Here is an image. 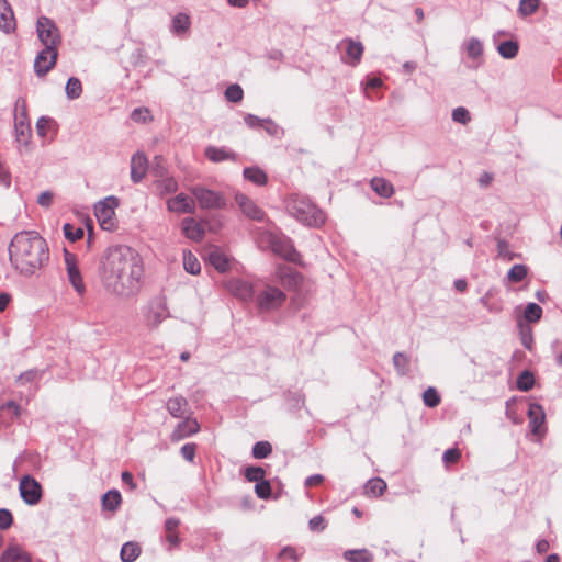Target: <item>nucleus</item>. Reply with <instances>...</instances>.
<instances>
[{
    "label": "nucleus",
    "mask_w": 562,
    "mask_h": 562,
    "mask_svg": "<svg viewBox=\"0 0 562 562\" xmlns=\"http://www.w3.org/2000/svg\"><path fill=\"white\" fill-rule=\"evenodd\" d=\"M190 24L189 15L186 13H178L172 19L171 32L176 35H182L188 32Z\"/></svg>",
    "instance_id": "nucleus-34"
},
{
    "label": "nucleus",
    "mask_w": 562,
    "mask_h": 562,
    "mask_svg": "<svg viewBox=\"0 0 562 562\" xmlns=\"http://www.w3.org/2000/svg\"><path fill=\"white\" fill-rule=\"evenodd\" d=\"M517 389L522 392H528L533 387L535 376L533 374L525 370L517 378Z\"/></svg>",
    "instance_id": "nucleus-39"
},
{
    "label": "nucleus",
    "mask_w": 562,
    "mask_h": 562,
    "mask_svg": "<svg viewBox=\"0 0 562 562\" xmlns=\"http://www.w3.org/2000/svg\"><path fill=\"white\" fill-rule=\"evenodd\" d=\"M52 120L49 117L42 116L36 122V132L40 137H45L47 128H49Z\"/></svg>",
    "instance_id": "nucleus-57"
},
{
    "label": "nucleus",
    "mask_w": 562,
    "mask_h": 562,
    "mask_svg": "<svg viewBox=\"0 0 562 562\" xmlns=\"http://www.w3.org/2000/svg\"><path fill=\"white\" fill-rule=\"evenodd\" d=\"M57 48L44 47L35 57L34 71L38 77L45 76L56 65Z\"/></svg>",
    "instance_id": "nucleus-13"
},
{
    "label": "nucleus",
    "mask_w": 562,
    "mask_h": 562,
    "mask_svg": "<svg viewBox=\"0 0 562 562\" xmlns=\"http://www.w3.org/2000/svg\"><path fill=\"white\" fill-rule=\"evenodd\" d=\"M519 331H520V338L522 346L531 350L533 337H532V329L529 325L522 324L521 322L518 323Z\"/></svg>",
    "instance_id": "nucleus-45"
},
{
    "label": "nucleus",
    "mask_w": 562,
    "mask_h": 562,
    "mask_svg": "<svg viewBox=\"0 0 562 562\" xmlns=\"http://www.w3.org/2000/svg\"><path fill=\"white\" fill-rule=\"evenodd\" d=\"M200 430V425L195 418L186 417L180 422L171 434L172 441H179L187 437L196 434Z\"/></svg>",
    "instance_id": "nucleus-16"
},
{
    "label": "nucleus",
    "mask_w": 562,
    "mask_h": 562,
    "mask_svg": "<svg viewBox=\"0 0 562 562\" xmlns=\"http://www.w3.org/2000/svg\"><path fill=\"white\" fill-rule=\"evenodd\" d=\"M342 43L346 44L348 63L352 66L359 64L363 54V45L350 38L345 40Z\"/></svg>",
    "instance_id": "nucleus-25"
},
{
    "label": "nucleus",
    "mask_w": 562,
    "mask_h": 562,
    "mask_svg": "<svg viewBox=\"0 0 562 562\" xmlns=\"http://www.w3.org/2000/svg\"><path fill=\"white\" fill-rule=\"evenodd\" d=\"M424 404L434 408L440 404V395L435 387H428L423 394Z\"/></svg>",
    "instance_id": "nucleus-47"
},
{
    "label": "nucleus",
    "mask_w": 562,
    "mask_h": 562,
    "mask_svg": "<svg viewBox=\"0 0 562 562\" xmlns=\"http://www.w3.org/2000/svg\"><path fill=\"white\" fill-rule=\"evenodd\" d=\"M542 316V308L537 303H528L524 311V317L528 323H537Z\"/></svg>",
    "instance_id": "nucleus-41"
},
{
    "label": "nucleus",
    "mask_w": 562,
    "mask_h": 562,
    "mask_svg": "<svg viewBox=\"0 0 562 562\" xmlns=\"http://www.w3.org/2000/svg\"><path fill=\"white\" fill-rule=\"evenodd\" d=\"M144 268L138 254L131 247L108 248L101 260L100 276L104 289L116 296L130 297L140 289Z\"/></svg>",
    "instance_id": "nucleus-1"
},
{
    "label": "nucleus",
    "mask_w": 562,
    "mask_h": 562,
    "mask_svg": "<svg viewBox=\"0 0 562 562\" xmlns=\"http://www.w3.org/2000/svg\"><path fill=\"white\" fill-rule=\"evenodd\" d=\"M461 48L467 53L468 57L472 60H476L482 57L483 55V43L477 37H470L465 40Z\"/></svg>",
    "instance_id": "nucleus-26"
},
{
    "label": "nucleus",
    "mask_w": 562,
    "mask_h": 562,
    "mask_svg": "<svg viewBox=\"0 0 562 562\" xmlns=\"http://www.w3.org/2000/svg\"><path fill=\"white\" fill-rule=\"evenodd\" d=\"M0 30L7 34L15 30L13 10L8 0H0Z\"/></svg>",
    "instance_id": "nucleus-18"
},
{
    "label": "nucleus",
    "mask_w": 562,
    "mask_h": 562,
    "mask_svg": "<svg viewBox=\"0 0 562 562\" xmlns=\"http://www.w3.org/2000/svg\"><path fill=\"white\" fill-rule=\"evenodd\" d=\"M166 408L175 418H183L190 411L189 403L182 395L169 398L166 403Z\"/></svg>",
    "instance_id": "nucleus-20"
},
{
    "label": "nucleus",
    "mask_w": 562,
    "mask_h": 562,
    "mask_svg": "<svg viewBox=\"0 0 562 562\" xmlns=\"http://www.w3.org/2000/svg\"><path fill=\"white\" fill-rule=\"evenodd\" d=\"M289 214L307 226H319L325 222V215L312 201L297 194L286 201Z\"/></svg>",
    "instance_id": "nucleus-3"
},
{
    "label": "nucleus",
    "mask_w": 562,
    "mask_h": 562,
    "mask_svg": "<svg viewBox=\"0 0 562 562\" xmlns=\"http://www.w3.org/2000/svg\"><path fill=\"white\" fill-rule=\"evenodd\" d=\"M183 268L190 274H199L201 271V265L198 258L191 251L183 252Z\"/></svg>",
    "instance_id": "nucleus-36"
},
{
    "label": "nucleus",
    "mask_w": 562,
    "mask_h": 562,
    "mask_svg": "<svg viewBox=\"0 0 562 562\" xmlns=\"http://www.w3.org/2000/svg\"><path fill=\"white\" fill-rule=\"evenodd\" d=\"M497 53L505 59H513L519 52V45L517 41L508 40L499 43L496 46Z\"/></svg>",
    "instance_id": "nucleus-30"
},
{
    "label": "nucleus",
    "mask_w": 562,
    "mask_h": 562,
    "mask_svg": "<svg viewBox=\"0 0 562 562\" xmlns=\"http://www.w3.org/2000/svg\"><path fill=\"white\" fill-rule=\"evenodd\" d=\"M451 116L454 122L461 123V124H467L471 120L469 111L463 106L456 108L452 111Z\"/></svg>",
    "instance_id": "nucleus-51"
},
{
    "label": "nucleus",
    "mask_w": 562,
    "mask_h": 562,
    "mask_svg": "<svg viewBox=\"0 0 562 562\" xmlns=\"http://www.w3.org/2000/svg\"><path fill=\"white\" fill-rule=\"evenodd\" d=\"M167 209L178 214H193L196 207L192 199L184 193H179L167 201Z\"/></svg>",
    "instance_id": "nucleus-14"
},
{
    "label": "nucleus",
    "mask_w": 562,
    "mask_h": 562,
    "mask_svg": "<svg viewBox=\"0 0 562 562\" xmlns=\"http://www.w3.org/2000/svg\"><path fill=\"white\" fill-rule=\"evenodd\" d=\"M282 280L284 284H288L290 286H296L302 280V277L296 271L290 270L289 272L284 273Z\"/></svg>",
    "instance_id": "nucleus-55"
},
{
    "label": "nucleus",
    "mask_w": 562,
    "mask_h": 562,
    "mask_svg": "<svg viewBox=\"0 0 562 562\" xmlns=\"http://www.w3.org/2000/svg\"><path fill=\"white\" fill-rule=\"evenodd\" d=\"M131 117L135 122H146L149 117V111L146 108L134 109Z\"/></svg>",
    "instance_id": "nucleus-60"
},
{
    "label": "nucleus",
    "mask_w": 562,
    "mask_h": 562,
    "mask_svg": "<svg viewBox=\"0 0 562 562\" xmlns=\"http://www.w3.org/2000/svg\"><path fill=\"white\" fill-rule=\"evenodd\" d=\"M265 130L270 136H278L283 134V130L271 119H265Z\"/></svg>",
    "instance_id": "nucleus-56"
},
{
    "label": "nucleus",
    "mask_w": 562,
    "mask_h": 562,
    "mask_svg": "<svg viewBox=\"0 0 562 562\" xmlns=\"http://www.w3.org/2000/svg\"><path fill=\"white\" fill-rule=\"evenodd\" d=\"M393 364L397 373L401 375H405L409 371V358L403 352L394 353Z\"/></svg>",
    "instance_id": "nucleus-40"
},
{
    "label": "nucleus",
    "mask_w": 562,
    "mask_h": 562,
    "mask_svg": "<svg viewBox=\"0 0 562 562\" xmlns=\"http://www.w3.org/2000/svg\"><path fill=\"white\" fill-rule=\"evenodd\" d=\"M11 265L23 276H33L49 261L46 240L34 231L16 233L9 246Z\"/></svg>",
    "instance_id": "nucleus-2"
},
{
    "label": "nucleus",
    "mask_w": 562,
    "mask_h": 562,
    "mask_svg": "<svg viewBox=\"0 0 562 562\" xmlns=\"http://www.w3.org/2000/svg\"><path fill=\"white\" fill-rule=\"evenodd\" d=\"M169 315L165 300L155 299L149 303L145 314L146 326L150 329H156Z\"/></svg>",
    "instance_id": "nucleus-9"
},
{
    "label": "nucleus",
    "mask_w": 562,
    "mask_h": 562,
    "mask_svg": "<svg viewBox=\"0 0 562 562\" xmlns=\"http://www.w3.org/2000/svg\"><path fill=\"white\" fill-rule=\"evenodd\" d=\"M30 555L19 547H9L1 555V562H30Z\"/></svg>",
    "instance_id": "nucleus-28"
},
{
    "label": "nucleus",
    "mask_w": 562,
    "mask_h": 562,
    "mask_svg": "<svg viewBox=\"0 0 562 562\" xmlns=\"http://www.w3.org/2000/svg\"><path fill=\"white\" fill-rule=\"evenodd\" d=\"M255 493L260 499H268L271 496V484L262 480L255 485Z\"/></svg>",
    "instance_id": "nucleus-50"
},
{
    "label": "nucleus",
    "mask_w": 562,
    "mask_h": 562,
    "mask_svg": "<svg viewBox=\"0 0 562 562\" xmlns=\"http://www.w3.org/2000/svg\"><path fill=\"white\" fill-rule=\"evenodd\" d=\"M528 274V268L525 265H514L507 272V280L513 283L522 281Z\"/></svg>",
    "instance_id": "nucleus-38"
},
{
    "label": "nucleus",
    "mask_w": 562,
    "mask_h": 562,
    "mask_svg": "<svg viewBox=\"0 0 562 562\" xmlns=\"http://www.w3.org/2000/svg\"><path fill=\"white\" fill-rule=\"evenodd\" d=\"M371 189L381 198L387 199L394 194V186L383 177H374L370 181Z\"/></svg>",
    "instance_id": "nucleus-24"
},
{
    "label": "nucleus",
    "mask_w": 562,
    "mask_h": 562,
    "mask_svg": "<svg viewBox=\"0 0 562 562\" xmlns=\"http://www.w3.org/2000/svg\"><path fill=\"white\" fill-rule=\"evenodd\" d=\"M19 492L23 502L29 506L37 505L43 497L42 485L29 474L21 477Z\"/></svg>",
    "instance_id": "nucleus-8"
},
{
    "label": "nucleus",
    "mask_w": 562,
    "mask_h": 562,
    "mask_svg": "<svg viewBox=\"0 0 562 562\" xmlns=\"http://www.w3.org/2000/svg\"><path fill=\"white\" fill-rule=\"evenodd\" d=\"M36 32L38 40L44 45V47H50L54 49L57 48L61 42L60 33L56 23L47 16H40L37 19Z\"/></svg>",
    "instance_id": "nucleus-6"
},
{
    "label": "nucleus",
    "mask_w": 562,
    "mask_h": 562,
    "mask_svg": "<svg viewBox=\"0 0 562 562\" xmlns=\"http://www.w3.org/2000/svg\"><path fill=\"white\" fill-rule=\"evenodd\" d=\"M279 558L283 560H291L292 562H297L299 560L296 550L292 547L283 548L279 553Z\"/></svg>",
    "instance_id": "nucleus-62"
},
{
    "label": "nucleus",
    "mask_w": 562,
    "mask_h": 562,
    "mask_svg": "<svg viewBox=\"0 0 562 562\" xmlns=\"http://www.w3.org/2000/svg\"><path fill=\"white\" fill-rule=\"evenodd\" d=\"M15 142L19 146H27L32 130L27 117V106L24 99H18L14 109Z\"/></svg>",
    "instance_id": "nucleus-5"
},
{
    "label": "nucleus",
    "mask_w": 562,
    "mask_h": 562,
    "mask_svg": "<svg viewBox=\"0 0 562 562\" xmlns=\"http://www.w3.org/2000/svg\"><path fill=\"white\" fill-rule=\"evenodd\" d=\"M64 259H65V266L67 271V277L75 289V291L82 295L86 291V286L82 280L81 272L78 268L77 258L74 254L69 252L67 249H64Z\"/></svg>",
    "instance_id": "nucleus-10"
},
{
    "label": "nucleus",
    "mask_w": 562,
    "mask_h": 562,
    "mask_svg": "<svg viewBox=\"0 0 562 562\" xmlns=\"http://www.w3.org/2000/svg\"><path fill=\"white\" fill-rule=\"evenodd\" d=\"M140 546L135 541L125 542L120 551L122 562H134L140 554Z\"/></svg>",
    "instance_id": "nucleus-27"
},
{
    "label": "nucleus",
    "mask_w": 562,
    "mask_h": 562,
    "mask_svg": "<svg viewBox=\"0 0 562 562\" xmlns=\"http://www.w3.org/2000/svg\"><path fill=\"white\" fill-rule=\"evenodd\" d=\"M147 170V158L142 153H136L131 159V179L134 183L143 180Z\"/></svg>",
    "instance_id": "nucleus-19"
},
{
    "label": "nucleus",
    "mask_w": 562,
    "mask_h": 562,
    "mask_svg": "<svg viewBox=\"0 0 562 562\" xmlns=\"http://www.w3.org/2000/svg\"><path fill=\"white\" fill-rule=\"evenodd\" d=\"M244 475L248 482L258 483V482L265 480L266 471L261 467L250 465V467L245 468Z\"/></svg>",
    "instance_id": "nucleus-42"
},
{
    "label": "nucleus",
    "mask_w": 562,
    "mask_h": 562,
    "mask_svg": "<svg viewBox=\"0 0 562 562\" xmlns=\"http://www.w3.org/2000/svg\"><path fill=\"white\" fill-rule=\"evenodd\" d=\"M285 294L278 288L268 286L257 295V305L262 311H271L280 307L285 301Z\"/></svg>",
    "instance_id": "nucleus-11"
},
{
    "label": "nucleus",
    "mask_w": 562,
    "mask_h": 562,
    "mask_svg": "<svg viewBox=\"0 0 562 562\" xmlns=\"http://www.w3.org/2000/svg\"><path fill=\"white\" fill-rule=\"evenodd\" d=\"M119 205L120 201L114 195H109L94 204V215L102 229L113 231L116 227L115 210Z\"/></svg>",
    "instance_id": "nucleus-4"
},
{
    "label": "nucleus",
    "mask_w": 562,
    "mask_h": 562,
    "mask_svg": "<svg viewBox=\"0 0 562 562\" xmlns=\"http://www.w3.org/2000/svg\"><path fill=\"white\" fill-rule=\"evenodd\" d=\"M160 194L173 193L178 190V182L172 177H166L157 182Z\"/></svg>",
    "instance_id": "nucleus-46"
},
{
    "label": "nucleus",
    "mask_w": 562,
    "mask_h": 562,
    "mask_svg": "<svg viewBox=\"0 0 562 562\" xmlns=\"http://www.w3.org/2000/svg\"><path fill=\"white\" fill-rule=\"evenodd\" d=\"M205 157L213 162H222L224 160H236V154L224 147L209 146L204 151Z\"/></svg>",
    "instance_id": "nucleus-23"
},
{
    "label": "nucleus",
    "mask_w": 562,
    "mask_h": 562,
    "mask_svg": "<svg viewBox=\"0 0 562 562\" xmlns=\"http://www.w3.org/2000/svg\"><path fill=\"white\" fill-rule=\"evenodd\" d=\"M529 418V427L530 431L536 436H541V426L544 423L546 415L542 409V406L539 404H530L529 409L527 412Z\"/></svg>",
    "instance_id": "nucleus-17"
},
{
    "label": "nucleus",
    "mask_w": 562,
    "mask_h": 562,
    "mask_svg": "<svg viewBox=\"0 0 562 562\" xmlns=\"http://www.w3.org/2000/svg\"><path fill=\"white\" fill-rule=\"evenodd\" d=\"M190 192L198 201L199 206L203 210H218L225 206V198L218 191L210 190L198 184L191 187Z\"/></svg>",
    "instance_id": "nucleus-7"
},
{
    "label": "nucleus",
    "mask_w": 562,
    "mask_h": 562,
    "mask_svg": "<svg viewBox=\"0 0 562 562\" xmlns=\"http://www.w3.org/2000/svg\"><path fill=\"white\" fill-rule=\"evenodd\" d=\"M540 4V0H520L518 7V13L521 16H528L533 14Z\"/></svg>",
    "instance_id": "nucleus-44"
},
{
    "label": "nucleus",
    "mask_w": 562,
    "mask_h": 562,
    "mask_svg": "<svg viewBox=\"0 0 562 562\" xmlns=\"http://www.w3.org/2000/svg\"><path fill=\"white\" fill-rule=\"evenodd\" d=\"M244 178L257 186H263L267 183L266 172L258 167H247L243 171Z\"/></svg>",
    "instance_id": "nucleus-33"
},
{
    "label": "nucleus",
    "mask_w": 562,
    "mask_h": 562,
    "mask_svg": "<svg viewBox=\"0 0 562 562\" xmlns=\"http://www.w3.org/2000/svg\"><path fill=\"white\" fill-rule=\"evenodd\" d=\"M460 457L461 452L459 449L450 448L443 452L442 460L445 463H454L460 459Z\"/></svg>",
    "instance_id": "nucleus-58"
},
{
    "label": "nucleus",
    "mask_w": 562,
    "mask_h": 562,
    "mask_svg": "<svg viewBox=\"0 0 562 562\" xmlns=\"http://www.w3.org/2000/svg\"><path fill=\"white\" fill-rule=\"evenodd\" d=\"M65 237L70 241H77L83 237V228L75 227L74 225L66 223L63 227Z\"/></svg>",
    "instance_id": "nucleus-49"
},
{
    "label": "nucleus",
    "mask_w": 562,
    "mask_h": 562,
    "mask_svg": "<svg viewBox=\"0 0 562 562\" xmlns=\"http://www.w3.org/2000/svg\"><path fill=\"white\" fill-rule=\"evenodd\" d=\"M235 201L247 217L259 222L265 218V212L244 193H236Z\"/></svg>",
    "instance_id": "nucleus-15"
},
{
    "label": "nucleus",
    "mask_w": 562,
    "mask_h": 562,
    "mask_svg": "<svg viewBox=\"0 0 562 562\" xmlns=\"http://www.w3.org/2000/svg\"><path fill=\"white\" fill-rule=\"evenodd\" d=\"M244 121L245 124L250 128H258L265 124V119H260L254 114H246Z\"/></svg>",
    "instance_id": "nucleus-61"
},
{
    "label": "nucleus",
    "mask_w": 562,
    "mask_h": 562,
    "mask_svg": "<svg viewBox=\"0 0 562 562\" xmlns=\"http://www.w3.org/2000/svg\"><path fill=\"white\" fill-rule=\"evenodd\" d=\"M182 232L186 237L192 240H201L204 236V228L193 217H186L181 222Z\"/></svg>",
    "instance_id": "nucleus-21"
},
{
    "label": "nucleus",
    "mask_w": 562,
    "mask_h": 562,
    "mask_svg": "<svg viewBox=\"0 0 562 562\" xmlns=\"http://www.w3.org/2000/svg\"><path fill=\"white\" fill-rule=\"evenodd\" d=\"M270 247L272 251L288 261L296 262L300 258V254L294 248L290 238L284 236H271Z\"/></svg>",
    "instance_id": "nucleus-12"
},
{
    "label": "nucleus",
    "mask_w": 562,
    "mask_h": 562,
    "mask_svg": "<svg viewBox=\"0 0 562 562\" xmlns=\"http://www.w3.org/2000/svg\"><path fill=\"white\" fill-rule=\"evenodd\" d=\"M53 198H54V195L50 191H44L38 195L37 203L41 206L49 207L53 203Z\"/></svg>",
    "instance_id": "nucleus-64"
},
{
    "label": "nucleus",
    "mask_w": 562,
    "mask_h": 562,
    "mask_svg": "<svg viewBox=\"0 0 562 562\" xmlns=\"http://www.w3.org/2000/svg\"><path fill=\"white\" fill-rule=\"evenodd\" d=\"M229 291L243 301H249L254 296L252 285L244 280L236 279L229 282Z\"/></svg>",
    "instance_id": "nucleus-22"
},
{
    "label": "nucleus",
    "mask_w": 562,
    "mask_h": 562,
    "mask_svg": "<svg viewBox=\"0 0 562 562\" xmlns=\"http://www.w3.org/2000/svg\"><path fill=\"white\" fill-rule=\"evenodd\" d=\"M65 90L68 99H78L82 93L81 81L76 77H70L66 83Z\"/></svg>",
    "instance_id": "nucleus-37"
},
{
    "label": "nucleus",
    "mask_w": 562,
    "mask_h": 562,
    "mask_svg": "<svg viewBox=\"0 0 562 562\" xmlns=\"http://www.w3.org/2000/svg\"><path fill=\"white\" fill-rule=\"evenodd\" d=\"M13 522L12 514L7 508L0 509V530H7Z\"/></svg>",
    "instance_id": "nucleus-52"
},
{
    "label": "nucleus",
    "mask_w": 562,
    "mask_h": 562,
    "mask_svg": "<svg viewBox=\"0 0 562 562\" xmlns=\"http://www.w3.org/2000/svg\"><path fill=\"white\" fill-rule=\"evenodd\" d=\"M122 502L121 494L117 490H110L102 496V506L105 510L115 512Z\"/></svg>",
    "instance_id": "nucleus-32"
},
{
    "label": "nucleus",
    "mask_w": 562,
    "mask_h": 562,
    "mask_svg": "<svg viewBox=\"0 0 562 562\" xmlns=\"http://www.w3.org/2000/svg\"><path fill=\"white\" fill-rule=\"evenodd\" d=\"M386 490V483L381 477L370 479L364 485V494L367 496H381Z\"/></svg>",
    "instance_id": "nucleus-31"
},
{
    "label": "nucleus",
    "mask_w": 562,
    "mask_h": 562,
    "mask_svg": "<svg viewBox=\"0 0 562 562\" xmlns=\"http://www.w3.org/2000/svg\"><path fill=\"white\" fill-rule=\"evenodd\" d=\"M195 450H196L195 443H186L181 447L180 453L184 460L192 462L195 457Z\"/></svg>",
    "instance_id": "nucleus-54"
},
{
    "label": "nucleus",
    "mask_w": 562,
    "mask_h": 562,
    "mask_svg": "<svg viewBox=\"0 0 562 562\" xmlns=\"http://www.w3.org/2000/svg\"><path fill=\"white\" fill-rule=\"evenodd\" d=\"M244 97L241 87L237 83L231 85L225 90V98L229 102H239Z\"/></svg>",
    "instance_id": "nucleus-48"
},
{
    "label": "nucleus",
    "mask_w": 562,
    "mask_h": 562,
    "mask_svg": "<svg viewBox=\"0 0 562 562\" xmlns=\"http://www.w3.org/2000/svg\"><path fill=\"white\" fill-rule=\"evenodd\" d=\"M308 528L311 531H323L326 528L325 519L322 515L314 516L308 521Z\"/></svg>",
    "instance_id": "nucleus-53"
},
{
    "label": "nucleus",
    "mask_w": 562,
    "mask_h": 562,
    "mask_svg": "<svg viewBox=\"0 0 562 562\" xmlns=\"http://www.w3.org/2000/svg\"><path fill=\"white\" fill-rule=\"evenodd\" d=\"M272 452V446L268 441H258L252 447V457L265 459Z\"/></svg>",
    "instance_id": "nucleus-43"
},
{
    "label": "nucleus",
    "mask_w": 562,
    "mask_h": 562,
    "mask_svg": "<svg viewBox=\"0 0 562 562\" xmlns=\"http://www.w3.org/2000/svg\"><path fill=\"white\" fill-rule=\"evenodd\" d=\"M40 376H41V373L38 370H27L18 376V382H20L21 384H24L27 382H33L34 380L38 379Z\"/></svg>",
    "instance_id": "nucleus-59"
},
{
    "label": "nucleus",
    "mask_w": 562,
    "mask_h": 562,
    "mask_svg": "<svg viewBox=\"0 0 562 562\" xmlns=\"http://www.w3.org/2000/svg\"><path fill=\"white\" fill-rule=\"evenodd\" d=\"M210 263L220 272H225L229 265L228 258L218 250H213L209 255Z\"/></svg>",
    "instance_id": "nucleus-35"
},
{
    "label": "nucleus",
    "mask_w": 562,
    "mask_h": 562,
    "mask_svg": "<svg viewBox=\"0 0 562 562\" xmlns=\"http://www.w3.org/2000/svg\"><path fill=\"white\" fill-rule=\"evenodd\" d=\"M0 184L5 188L11 186V173L2 161H0Z\"/></svg>",
    "instance_id": "nucleus-63"
},
{
    "label": "nucleus",
    "mask_w": 562,
    "mask_h": 562,
    "mask_svg": "<svg viewBox=\"0 0 562 562\" xmlns=\"http://www.w3.org/2000/svg\"><path fill=\"white\" fill-rule=\"evenodd\" d=\"M344 558L349 562H373V554L364 548L347 550Z\"/></svg>",
    "instance_id": "nucleus-29"
}]
</instances>
